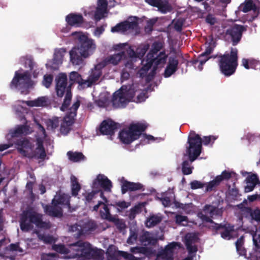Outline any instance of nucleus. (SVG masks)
Here are the masks:
<instances>
[{
    "mask_svg": "<svg viewBox=\"0 0 260 260\" xmlns=\"http://www.w3.org/2000/svg\"><path fill=\"white\" fill-rule=\"evenodd\" d=\"M144 190L143 185L139 182H132L124 180L121 185V193L125 194L127 191H135L140 190Z\"/></svg>",
    "mask_w": 260,
    "mask_h": 260,
    "instance_id": "26",
    "label": "nucleus"
},
{
    "mask_svg": "<svg viewBox=\"0 0 260 260\" xmlns=\"http://www.w3.org/2000/svg\"><path fill=\"white\" fill-rule=\"evenodd\" d=\"M140 242L144 246L155 245L157 240L148 231H144L139 237Z\"/></svg>",
    "mask_w": 260,
    "mask_h": 260,
    "instance_id": "29",
    "label": "nucleus"
},
{
    "mask_svg": "<svg viewBox=\"0 0 260 260\" xmlns=\"http://www.w3.org/2000/svg\"><path fill=\"white\" fill-rule=\"evenodd\" d=\"M175 221L176 223L178 224H182L184 225L187 223L188 218L186 216L177 214L175 216Z\"/></svg>",
    "mask_w": 260,
    "mask_h": 260,
    "instance_id": "57",
    "label": "nucleus"
},
{
    "mask_svg": "<svg viewBox=\"0 0 260 260\" xmlns=\"http://www.w3.org/2000/svg\"><path fill=\"white\" fill-rule=\"evenodd\" d=\"M39 238L46 244H52L54 242V238L52 236L39 235Z\"/></svg>",
    "mask_w": 260,
    "mask_h": 260,
    "instance_id": "63",
    "label": "nucleus"
},
{
    "mask_svg": "<svg viewBox=\"0 0 260 260\" xmlns=\"http://www.w3.org/2000/svg\"><path fill=\"white\" fill-rule=\"evenodd\" d=\"M239 10L244 13H247L252 11L255 16H258L259 14L260 9L257 7L253 0H245L239 7Z\"/></svg>",
    "mask_w": 260,
    "mask_h": 260,
    "instance_id": "25",
    "label": "nucleus"
},
{
    "mask_svg": "<svg viewBox=\"0 0 260 260\" xmlns=\"http://www.w3.org/2000/svg\"><path fill=\"white\" fill-rule=\"evenodd\" d=\"M157 257H161L164 260H173V254L164 249L158 252Z\"/></svg>",
    "mask_w": 260,
    "mask_h": 260,
    "instance_id": "51",
    "label": "nucleus"
},
{
    "mask_svg": "<svg viewBox=\"0 0 260 260\" xmlns=\"http://www.w3.org/2000/svg\"><path fill=\"white\" fill-rule=\"evenodd\" d=\"M100 215L102 218L110 221H113V218L110 214V210L106 204L104 203L103 210L100 211Z\"/></svg>",
    "mask_w": 260,
    "mask_h": 260,
    "instance_id": "45",
    "label": "nucleus"
},
{
    "mask_svg": "<svg viewBox=\"0 0 260 260\" xmlns=\"http://www.w3.org/2000/svg\"><path fill=\"white\" fill-rule=\"evenodd\" d=\"M141 212V207L139 206H135L134 208H132L129 214V218L131 220L135 219L137 214L140 213Z\"/></svg>",
    "mask_w": 260,
    "mask_h": 260,
    "instance_id": "56",
    "label": "nucleus"
},
{
    "mask_svg": "<svg viewBox=\"0 0 260 260\" xmlns=\"http://www.w3.org/2000/svg\"><path fill=\"white\" fill-rule=\"evenodd\" d=\"M117 254L125 260H144L145 259V257H137L132 253L121 250H118Z\"/></svg>",
    "mask_w": 260,
    "mask_h": 260,
    "instance_id": "43",
    "label": "nucleus"
},
{
    "mask_svg": "<svg viewBox=\"0 0 260 260\" xmlns=\"http://www.w3.org/2000/svg\"><path fill=\"white\" fill-rule=\"evenodd\" d=\"M32 85L31 75L29 71H26L23 73L16 71L14 77L10 84L11 89L18 88L19 89H27Z\"/></svg>",
    "mask_w": 260,
    "mask_h": 260,
    "instance_id": "9",
    "label": "nucleus"
},
{
    "mask_svg": "<svg viewBox=\"0 0 260 260\" xmlns=\"http://www.w3.org/2000/svg\"><path fill=\"white\" fill-rule=\"evenodd\" d=\"M162 43L160 41H155L152 43L151 48L147 55V57H150L154 59V56L163 48Z\"/></svg>",
    "mask_w": 260,
    "mask_h": 260,
    "instance_id": "33",
    "label": "nucleus"
},
{
    "mask_svg": "<svg viewBox=\"0 0 260 260\" xmlns=\"http://www.w3.org/2000/svg\"><path fill=\"white\" fill-rule=\"evenodd\" d=\"M67 155L69 159L73 162H78L85 158L84 155L81 152L69 151Z\"/></svg>",
    "mask_w": 260,
    "mask_h": 260,
    "instance_id": "41",
    "label": "nucleus"
},
{
    "mask_svg": "<svg viewBox=\"0 0 260 260\" xmlns=\"http://www.w3.org/2000/svg\"><path fill=\"white\" fill-rule=\"evenodd\" d=\"M158 17L156 19H150L147 21V25L145 26V31L147 33H150L153 30V27L157 20Z\"/></svg>",
    "mask_w": 260,
    "mask_h": 260,
    "instance_id": "58",
    "label": "nucleus"
},
{
    "mask_svg": "<svg viewBox=\"0 0 260 260\" xmlns=\"http://www.w3.org/2000/svg\"><path fill=\"white\" fill-rule=\"evenodd\" d=\"M210 57L207 55L203 54V53L201 54L197 59L193 61L192 63L194 64H197L198 62H200V64L198 66V68L200 70H202L203 65L210 58Z\"/></svg>",
    "mask_w": 260,
    "mask_h": 260,
    "instance_id": "49",
    "label": "nucleus"
},
{
    "mask_svg": "<svg viewBox=\"0 0 260 260\" xmlns=\"http://www.w3.org/2000/svg\"><path fill=\"white\" fill-rule=\"evenodd\" d=\"M36 144L37 147L35 150L33 149L30 151L28 158H35L40 160V162L41 161H43L46 159L47 154L44 146L43 141L41 138H38L37 139Z\"/></svg>",
    "mask_w": 260,
    "mask_h": 260,
    "instance_id": "13",
    "label": "nucleus"
},
{
    "mask_svg": "<svg viewBox=\"0 0 260 260\" xmlns=\"http://www.w3.org/2000/svg\"><path fill=\"white\" fill-rule=\"evenodd\" d=\"M167 58L168 55L166 54L165 51H161L158 55L154 56L153 63L155 65L152 71V76L155 73V71L158 66H163L166 63Z\"/></svg>",
    "mask_w": 260,
    "mask_h": 260,
    "instance_id": "30",
    "label": "nucleus"
},
{
    "mask_svg": "<svg viewBox=\"0 0 260 260\" xmlns=\"http://www.w3.org/2000/svg\"><path fill=\"white\" fill-rule=\"evenodd\" d=\"M15 144L18 152L23 156L27 158L30 151L34 149V144L25 138L17 140Z\"/></svg>",
    "mask_w": 260,
    "mask_h": 260,
    "instance_id": "12",
    "label": "nucleus"
},
{
    "mask_svg": "<svg viewBox=\"0 0 260 260\" xmlns=\"http://www.w3.org/2000/svg\"><path fill=\"white\" fill-rule=\"evenodd\" d=\"M67 52V49L64 48L55 49L53 59L57 63H61L63 58Z\"/></svg>",
    "mask_w": 260,
    "mask_h": 260,
    "instance_id": "39",
    "label": "nucleus"
},
{
    "mask_svg": "<svg viewBox=\"0 0 260 260\" xmlns=\"http://www.w3.org/2000/svg\"><path fill=\"white\" fill-rule=\"evenodd\" d=\"M246 30L244 26L234 24L226 30L225 34L231 38L233 45L236 46L241 40L242 34Z\"/></svg>",
    "mask_w": 260,
    "mask_h": 260,
    "instance_id": "11",
    "label": "nucleus"
},
{
    "mask_svg": "<svg viewBox=\"0 0 260 260\" xmlns=\"http://www.w3.org/2000/svg\"><path fill=\"white\" fill-rule=\"evenodd\" d=\"M201 213L204 216L211 219L214 215L217 216L221 215L222 211L217 207L208 204L205 205L202 211L198 213V217L200 218L203 222H207V221L204 220L200 217Z\"/></svg>",
    "mask_w": 260,
    "mask_h": 260,
    "instance_id": "20",
    "label": "nucleus"
},
{
    "mask_svg": "<svg viewBox=\"0 0 260 260\" xmlns=\"http://www.w3.org/2000/svg\"><path fill=\"white\" fill-rule=\"evenodd\" d=\"M59 255L56 253H42L41 260H58Z\"/></svg>",
    "mask_w": 260,
    "mask_h": 260,
    "instance_id": "52",
    "label": "nucleus"
},
{
    "mask_svg": "<svg viewBox=\"0 0 260 260\" xmlns=\"http://www.w3.org/2000/svg\"><path fill=\"white\" fill-rule=\"evenodd\" d=\"M96 191H92L91 192L83 194L84 197L83 201L86 206L91 207V205L95 202V200L96 198Z\"/></svg>",
    "mask_w": 260,
    "mask_h": 260,
    "instance_id": "34",
    "label": "nucleus"
},
{
    "mask_svg": "<svg viewBox=\"0 0 260 260\" xmlns=\"http://www.w3.org/2000/svg\"><path fill=\"white\" fill-rule=\"evenodd\" d=\"M145 2L153 7H156L158 11L161 14L177 11L176 16H178L182 12H183L184 16H187L186 9L183 11L177 10L175 5L170 3L168 0H145Z\"/></svg>",
    "mask_w": 260,
    "mask_h": 260,
    "instance_id": "8",
    "label": "nucleus"
},
{
    "mask_svg": "<svg viewBox=\"0 0 260 260\" xmlns=\"http://www.w3.org/2000/svg\"><path fill=\"white\" fill-rule=\"evenodd\" d=\"M55 91L56 95L59 98H62L64 95L63 103L60 108L62 111H66L71 105L72 93L71 85H68L67 76L64 74H60L55 79Z\"/></svg>",
    "mask_w": 260,
    "mask_h": 260,
    "instance_id": "4",
    "label": "nucleus"
},
{
    "mask_svg": "<svg viewBox=\"0 0 260 260\" xmlns=\"http://www.w3.org/2000/svg\"><path fill=\"white\" fill-rule=\"evenodd\" d=\"M98 185L101 187L105 191L111 192L112 187V183L107 177L103 174H99L94 180L92 187L96 188Z\"/></svg>",
    "mask_w": 260,
    "mask_h": 260,
    "instance_id": "17",
    "label": "nucleus"
},
{
    "mask_svg": "<svg viewBox=\"0 0 260 260\" xmlns=\"http://www.w3.org/2000/svg\"><path fill=\"white\" fill-rule=\"evenodd\" d=\"M79 44L77 46L79 48L80 51L84 53V54L89 57L94 52L96 45L94 41L89 39L87 36L79 34L78 36Z\"/></svg>",
    "mask_w": 260,
    "mask_h": 260,
    "instance_id": "10",
    "label": "nucleus"
},
{
    "mask_svg": "<svg viewBox=\"0 0 260 260\" xmlns=\"http://www.w3.org/2000/svg\"><path fill=\"white\" fill-rule=\"evenodd\" d=\"M233 172H230L226 170L223 171L221 174L219 175H217L216 177L219 178V181L221 182L222 181L225 180H228L232 177V174Z\"/></svg>",
    "mask_w": 260,
    "mask_h": 260,
    "instance_id": "60",
    "label": "nucleus"
},
{
    "mask_svg": "<svg viewBox=\"0 0 260 260\" xmlns=\"http://www.w3.org/2000/svg\"><path fill=\"white\" fill-rule=\"evenodd\" d=\"M250 216L251 218L258 222V227L256 232L252 235V240L254 246L257 249L260 248V209L256 208L251 210Z\"/></svg>",
    "mask_w": 260,
    "mask_h": 260,
    "instance_id": "15",
    "label": "nucleus"
},
{
    "mask_svg": "<svg viewBox=\"0 0 260 260\" xmlns=\"http://www.w3.org/2000/svg\"><path fill=\"white\" fill-rule=\"evenodd\" d=\"M71 62L75 66H81L85 64L84 60L88 58L81 52L77 46H74L69 52Z\"/></svg>",
    "mask_w": 260,
    "mask_h": 260,
    "instance_id": "14",
    "label": "nucleus"
},
{
    "mask_svg": "<svg viewBox=\"0 0 260 260\" xmlns=\"http://www.w3.org/2000/svg\"><path fill=\"white\" fill-rule=\"evenodd\" d=\"M71 181L72 194L73 196L76 197L78 194V192L80 190L81 187L78 181L77 178L75 176L72 177Z\"/></svg>",
    "mask_w": 260,
    "mask_h": 260,
    "instance_id": "40",
    "label": "nucleus"
},
{
    "mask_svg": "<svg viewBox=\"0 0 260 260\" xmlns=\"http://www.w3.org/2000/svg\"><path fill=\"white\" fill-rule=\"evenodd\" d=\"M219 180V178H218L216 176L214 179L208 182L206 186V191L208 192L215 190L216 188L221 183Z\"/></svg>",
    "mask_w": 260,
    "mask_h": 260,
    "instance_id": "46",
    "label": "nucleus"
},
{
    "mask_svg": "<svg viewBox=\"0 0 260 260\" xmlns=\"http://www.w3.org/2000/svg\"><path fill=\"white\" fill-rule=\"evenodd\" d=\"M117 128L116 123L111 120H104L100 124V132L104 135L113 136Z\"/></svg>",
    "mask_w": 260,
    "mask_h": 260,
    "instance_id": "18",
    "label": "nucleus"
},
{
    "mask_svg": "<svg viewBox=\"0 0 260 260\" xmlns=\"http://www.w3.org/2000/svg\"><path fill=\"white\" fill-rule=\"evenodd\" d=\"M71 197L66 193L59 192L56 193L52 199L53 203H55L57 205H61L63 208H67L70 212H72L70 204Z\"/></svg>",
    "mask_w": 260,
    "mask_h": 260,
    "instance_id": "21",
    "label": "nucleus"
},
{
    "mask_svg": "<svg viewBox=\"0 0 260 260\" xmlns=\"http://www.w3.org/2000/svg\"><path fill=\"white\" fill-rule=\"evenodd\" d=\"M144 60L142 61V63H143V67L139 71V74L140 75V77L143 78L145 76H146L147 72L151 68L154 59L150 57H147L145 60L146 63H144Z\"/></svg>",
    "mask_w": 260,
    "mask_h": 260,
    "instance_id": "32",
    "label": "nucleus"
},
{
    "mask_svg": "<svg viewBox=\"0 0 260 260\" xmlns=\"http://www.w3.org/2000/svg\"><path fill=\"white\" fill-rule=\"evenodd\" d=\"M135 18L136 21L129 22L127 21H124L117 24L111 28L112 32H122L124 33L127 30L131 29H134L137 28L138 26L137 20L139 17H134Z\"/></svg>",
    "mask_w": 260,
    "mask_h": 260,
    "instance_id": "16",
    "label": "nucleus"
},
{
    "mask_svg": "<svg viewBox=\"0 0 260 260\" xmlns=\"http://www.w3.org/2000/svg\"><path fill=\"white\" fill-rule=\"evenodd\" d=\"M97 228L96 224L92 221H89L85 223L83 226L82 231L79 230L78 233V235H81V233L84 232L85 233H88L89 232L94 231Z\"/></svg>",
    "mask_w": 260,
    "mask_h": 260,
    "instance_id": "38",
    "label": "nucleus"
},
{
    "mask_svg": "<svg viewBox=\"0 0 260 260\" xmlns=\"http://www.w3.org/2000/svg\"><path fill=\"white\" fill-rule=\"evenodd\" d=\"M27 218H28V216L25 215L23 216L21 218L20 226L22 231L28 232L32 229L31 222L29 221H28Z\"/></svg>",
    "mask_w": 260,
    "mask_h": 260,
    "instance_id": "42",
    "label": "nucleus"
},
{
    "mask_svg": "<svg viewBox=\"0 0 260 260\" xmlns=\"http://www.w3.org/2000/svg\"><path fill=\"white\" fill-rule=\"evenodd\" d=\"M30 126L27 124L18 125L15 128L12 129L9 131L8 136L14 138L19 137L22 135H26L30 134Z\"/></svg>",
    "mask_w": 260,
    "mask_h": 260,
    "instance_id": "24",
    "label": "nucleus"
},
{
    "mask_svg": "<svg viewBox=\"0 0 260 260\" xmlns=\"http://www.w3.org/2000/svg\"><path fill=\"white\" fill-rule=\"evenodd\" d=\"M198 237L194 234H189L185 236V245H192L197 242Z\"/></svg>",
    "mask_w": 260,
    "mask_h": 260,
    "instance_id": "54",
    "label": "nucleus"
},
{
    "mask_svg": "<svg viewBox=\"0 0 260 260\" xmlns=\"http://www.w3.org/2000/svg\"><path fill=\"white\" fill-rule=\"evenodd\" d=\"M149 47L150 46L148 44L142 45L139 47L137 49L138 57L139 58H143L144 55L146 54V52L149 49Z\"/></svg>",
    "mask_w": 260,
    "mask_h": 260,
    "instance_id": "50",
    "label": "nucleus"
},
{
    "mask_svg": "<svg viewBox=\"0 0 260 260\" xmlns=\"http://www.w3.org/2000/svg\"><path fill=\"white\" fill-rule=\"evenodd\" d=\"M217 139V137L215 136H204L203 138L202 142L204 145H208L210 143L213 144Z\"/></svg>",
    "mask_w": 260,
    "mask_h": 260,
    "instance_id": "64",
    "label": "nucleus"
},
{
    "mask_svg": "<svg viewBox=\"0 0 260 260\" xmlns=\"http://www.w3.org/2000/svg\"><path fill=\"white\" fill-rule=\"evenodd\" d=\"M67 23L74 27H82L84 28H89L93 26V22L92 21H86L84 20L83 17H66Z\"/></svg>",
    "mask_w": 260,
    "mask_h": 260,
    "instance_id": "22",
    "label": "nucleus"
},
{
    "mask_svg": "<svg viewBox=\"0 0 260 260\" xmlns=\"http://www.w3.org/2000/svg\"><path fill=\"white\" fill-rule=\"evenodd\" d=\"M161 220L162 218L161 216L156 215H152L147 218L145 224L146 227L150 228L159 223Z\"/></svg>",
    "mask_w": 260,
    "mask_h": 260,
    "instance_id": "35",
    "label": "nucleus"
},
{
    "mask_svg": "<svg viewBox=\"0 0 260 260\" xmlns=\"http://www.w3.org/2000/svg\"><path fill=\"white\" fill-rule=\"evenodd\" d=\"M244 239L243 236L240 237L235 243L236 250L240 255L246 256V250L243 247Z\"/></svg>",
    "mask_w": 260,
    "mask_h": 260,
    "instance_id": "37",
    "label": "nucleus"
},
{
    "mask_svg": "<svg viewBox=\"0 0 260 260\" xmlns=\"http://www.w3.org/2000/svg\"><path fill=\"white\" fill-rule=\"evenodd\" d=\"M178 60L176 57H170L169 59L168 64L164 72V77L168 78L174 74L178 70Z\"/></svg>",
    "mask_w": 260,
    "mask_h": 260,
    "instance_id": "28",
    "label": "nucleus"
},
{
    "mask_svg": "<svg viewBox=\"0 0 260 260\" xmlns=\"http://www.w3.org/2000/svg\"><path fill=\"white\" fill-rule=\"evenodd\" d=\"M218 58V64L221 74L225 77H229L235 73L238 66L237 48H231L230 53L220 54Z\"/></svg>",
    "mask_w": 260,
    "mask_h": 260,
    "instance_id": "3",
    "label": "nucleus"
},
{
    "mask_svg": "<svg viewBox=\"0 0 260 260\" xmlns=\"http://www.w3.org/2000/svg\"><path fill=\"white\" fill-rule=\"evenodd\" d=\"M42 215L35 212H29L28 215V218L30 222L35 224L37 226L38 225Z\"/></svg>",
    "mask_w": 260,
    "mask_h": 260,
    "instance_id": "44",
    "label": "nucleus"
},
{
    "mask_svg": "<svg viewBox=\"0 0 260 260\" xmlns=\"http://www.w3.org/2000/svg\"><path fill=\"white\" fill-rule=\"evenodd\" d=\"M45 213L51 217H61L63 216V210L61 207H60L55 203H53L52 200L51 205H43Z\"/></svg>",
    "mask_w": 260,
    "mask_h": 260,
    "instance_id": "19",
    "label": "nucleus"
},
{
    "mask_svg": "<svg viewBox=\"0 0 260 260\" xmlns=\"http://www.w3.org/2000/svg\"><path fill=\"white\" fill-rule=\"evenodd\" d=\"M248 258L250 260H260V248L257 249L254 246L252 252H249Z\"/></svg>",
    "mask_w": 260,
    "mask_h": 260,
    "instance_id": "53",
    "label": "nucleus"
},
{
    "mask_svg": "<svg viewBox=\"0 0 260 260\" xmlns=\"http://www.w3.org/2000/svg\"><path fill=\"white\" fill-rule=\"evenodd\" d=\"M53 77L52 75H45L44 76L43 84L46 88H49L53 81Z\"/></svg>",
    "mask_w": 260,
    "mask_h": 260,
    "instance_id": "62",
    "label": "nucleus"
},
{
    "mask_svg": "<svg viewBox=\"0 0 260 260\" xmlns=\"http://www.w3.org/2000/svg\"><path fill=\"white\" fill-rule=\"evenodd\" d=\"M80 105V101L77 100L73 104L71 108H68L67 110H69V111L64 117L63 122L72 126L75 122V117L77 115V111Z\"/></svg>",
    "mask_w": 260,
    "mask_h": 260,
    "instance_id": "23",
    "label": "nucleus"
},
{
    "mask_svg": "<svg viewBox=\"0 0 260 260\" xmlns=\"http://www.w3.org/2000/svg\"><path fill=\"white\" fill-rule=\"evenodd\" d=\"M200 217L204 220L211 223L208 228L212 232L214 235L220 234L221 237L225 240H230L233 238V233L234 232V226L229 223H217L212 219L204 216L201 213Z\"/></svg>",
    "mask_w": 260,
    "mask_h": 260,
    "instance_id": "6",
    "label": "nucleus"
},
{
    "mask_svg": "<svg viewBox=\"0 0 260 260\" xmlns=\"http://www.w3.org/2000/svg\"><path fill=\"white\" fill-rule=\"evenodd\" d=\"M125 57L124 51H121L117 54H114L108 56L105 61L107 63L112 64L113 65H117L119 62Z\"/></svg>",
    "mask_w": 260,
    "mask_h": 260,
    "instance_id": "31",
    "label": "nucleus"
},
{
    "mask_svg": "<svg viewBox=\"0 0 260 260\" xmlns=\"http://www.w3.org/2000/svg\"><path fill=\"white\" fill-rule=\"evenodd\" d=\"M112 103L114 108L123 107L127 103V100L123 92H115L113 95Z\"/></svg>",
    "mask_w": 260,
    "mask_h": 260,
    "instance_id": "27",
    "label": "nucleus"
},
{
    "mask_svg": "<svg viewBox=\"0 0 260 260\" xmlns=\"http://www.w3.org/2000/svg\"><path fill=\"white\" fill-rule=\"evenodd\" d=\"M246 180L247 183L254 185H256L258 183V178L257 175L255 174L248 176Z\"/></svg>",
    "mask_w": 260,
    "mask_h": 260,
    "instance_id": "59",
    "label": "nucleus"
},
{
    "mask_svg": "<svg viewBox=\"0 0 260 260\" xmlns=\"http://www.w3.org/2000/svg\"><path fill=\"white\" fill-rule=\"evenodd\" d=\"M69 78L71 82V86L74 83H78L80 85H83L86 83L82 78L81 75L75 71L72 72L70 73Z\"/></svg>",
    "mask_w": 260,
    "mask_h": 260,
    "instance_id": "36",
    "label": "nucleus"
},
{
    "mask_svg": "<svg viewBox=\"0 0 260 260\" xmlns=\"http://www.w3.org/2000/svg\"><path fill=\"white\" fill-rule=\"evenodd\" d=\"M118 5L116 0H97V6L93 11L94 6L92 7V10L87 12L84 11V15L92 16H105V15L116 14V12H111L110 10Z\"/></svg>",
    "mask_w": 260,
    "mask_h": 260,
    "instance_id": "7",
    "label": "nucleus"
},
{
    "mask_svg": "<svg viewBox=\"0 0 260 260\" xmlns=\"http://www.w3.org/2000/svg\"><path fill=\"white\" fill-rule=\"evenodd\" d=\"M147 128V125L145 123L138 122L131 123L127 128L123 129L119 133L118 137L120 141L125 144H130L141 137L144 139L154 140L153 136L143 133Z\"/></svg>",
    "mask_w": 260,
    "mask_h": 260,
    "instance_id": "2",
    "label": "nucleus"
},
{
    "mask_svg": "<svg viewBox=\"0 0 260 260\" xmlns=\"http://www.w3.org/2000/svg\"><path fill=\"white\" fill-rule=\"evenodd\" d=\"M70 257L72 258H82L84 259H103V250L93 248L88 242L79 240L69 246Z\"/></svg>",
    "mask_w": 260,
    "mask_h": 260,
    "instance_id": "1",
    "label": "nucleus"
},
{
    "mask_svg": "<svg viewBox=\"0 0 260 260\" xmlns=\"http://www.w3.org/2000/svg\"><path fill=\"white\" fill-rule=\"evenodd\" d=\"M138 238V232L136 230H130L129 235L127 239L126 243L129 245L134 244Z\"/></svg>",
    "mask_w": 260,
    "mask_h": 260,
    "instance_id": "48",
    "label": "nucleus"
},
{
    "mask_svg": "<svg viewBox=\"0 0 260 260\" xmlns=\"http://www.w3.org/2000/svg\"><path fill=\"white\" fill-rule=\"evenodd\" d=\"M188 146L186 147V153L190 163L194 161L200 156L202 148V139L199 135L191 131L187 139Z\"/></svg>",
    "mask_w": 260,
    "mask_h": 260,
    "instance_id": "5",
    "label": "nucleus"
},
{
    "mask_svg": "<svg viewBox=\"0 0 260 260\" xmlns=\"http://www.w3.org/2000/svg\"><path fill=\"white\" fill-rule=\"evenodd\" d=\"M23 60L24 66L29 68L30 70L32 71L35 66L33 58L31 56H26L23 57Z\"/></svg>",
    "mask_w": 260,
    "mask_h": 260,
    "instance_id": "55",
    "label": "nucleus"
},
{
    "mask_svg": "<svg viewBox=\"0 0 260 260\" xmlns=\"http://www.w3.org/2000/svg\"><path fill=\"white\" fill-rule=\"evenodd\" d=\"M102 75V71L100 69L95 68L92 70L89 76V80L91 83H94L97 81Z\"/></svg>",
    "mask_w": 260,
    "mask_h": 260,
    "instance_id": "47",
    "label": "nucleus"
},
{
    "mask_svg": "<svg viewBox=\"0 0 260 260\" xmlns=\"http://www.w3.org/2000/svg\"><path fill=\"white\" fill-rule=\"evenodd\" d=\"M71 125L62 122L60 125V133L64 135H68L71 130Z\"/></svg>",
    "mask_w": 260,
    "mask_h": 260,
    "instance_id": "61",
    "label": "nucleus"
}]
</instances>
